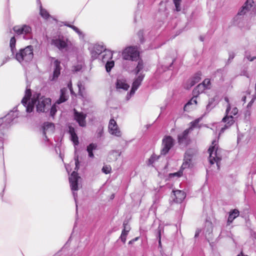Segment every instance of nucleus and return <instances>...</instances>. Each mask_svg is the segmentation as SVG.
<instances>
[{
	"mask_svg": "<svg viewBox=\"0 0 256 256\" xmlns=\"http://www.w3.org/2000/svg\"><path fill=\"white\" fill-rule=\"evenodd\" d=\"M32 96L31 90L28 86H26L25 94L22 100V104L26 108L27 112H32L35 104L38 102L36 108L38 112H46L51 106V99L50 98L42 96L40 98V94H34L31 100L28 104V101L30 100Z\"/></svg>",
	"mask_w": 256,
	"mask_h": 256,
	"instance_id": "obj_1",
	"label": "nucleus"
},
{
	"mask_svg": "<svg viewBox=\"0 0 256 256\" xmlns=\"http://www.w3.org/2000/svg\"><path fill=\"white\" fill-rule=\"evenodd\" d=\"M14 58L20 63L24 64L32 60L34 57L33 47L28 46L24 48H21L14 54Z\"/></svg>",
	"mask_w": 256,
	"mask_h": 256,
	"instance_id": "obj_2",
	"label": "nucleus"
},
{
	"mask_svg": "<svg viewBox=\"0 0 256 256\" xmlns=\"http://www.w3.org/2000/svg\"><path fill=\"white\" fill-rule=\"evenodd\" d=\"M208 152L210 154V163L213 164L214 162H216L218 166V162L222 160V156L220 154V150L218 148L216 140L212 141V146L208 148Z\"/></svg>",
	"mask_w": 256,
	"mask_h": 256,
	"instance_id": "obj_3",
	"label": "nucleus"
},
{
	"mask_svg": "<svg viewBox=\"0 0 256 256\" xmlns=\"http://www.w3.org/2000/svg\"><path fill=\"white\" fill-rule=\"evenodd\" d=\"M122 56L124 60L132 61H137L140 58L137 48L132 46L126 48L122 52Z\"/></svg>",
	"mask_w": 256,
	"mask_h": 256,
	"instance_id": "obj_4",
	"label": "nucleus"
},
{
	"mask_svg": "<svg viewBox=\"0 0 256 256\" xmlns=\"http://www.w3.org/2000/svg\"><path fill=\"white\" fill-rule=\"evenodd\" d=\"M80 178V176H78V173L75 171L73 172L69 177L70 186L72 191V194L76 204L78 194L76 192H74V191H76L78 190V180ZM77 204H76V207L77 208Z\"/></svg>",
	"mask_w": 256,
	"mask_h": 256,
	"instance_id": "obj_5",
	"label": "nucleus"
},
{
	"mask_svg": "<svg viewBox=\"0 0 256 256\" xmlns=\"http://www.w3.org/2000/svg\"><path fill=\"white\" fill-rule=\"evenodd\" d=\"M174 140L170 136H165L162 140L160 154L166 155L174 146Z\"/></svg>",
	"mask_w": 256,
	"mask_h": 256,
	"instance_id": "obj_6",
	"label": "nucleus"
},
{
	"mask_svg": "<svg viewBox=\"0 0 256 256\" xmlns=\"http://www.w3.org/2000/svg\"><path fill=\"white\" fill-rule=\"evenodd\" d=\"M13 30L18 35L24 34V39L32 38V28L28 25L16 26L14 27Z\"/></svg>",
	"mask_w": 256,
	"mask_h": 256,
	"instance_id": "obj_7",
	"label": "nucleus"
},
{
	"mask_svg": "<svg viewBox=\"0 0 256 256\" xmlns=\"http://www.w3.org/2000/svg\"><path fill=\"white\" fill-rule=\"evenodd\" d=\"M68 40L63 36H58L53 38L50 42V44L54 46L60 50L66 49L68 46Z\"/></svg>",
	"mask_w": 256,
	"mask_h": 256,
	"instance_id": "obj_8",
	"label": "nucleus"
},
{
	"mask_svg": "<svg viewBox=\"0 0 256 256\" xmlns=\"http://www.w3.org/2000/svg\"><path fill=\"white\" fill-rule=\"evenodd\" d=\"M136 76H137L135 78L132 83V89L130 93H128L126 96V98L128 100H129L130 98V97L134 94L136 91L140 86L142 81L143 80L144 78L145 74L142 72H141Z\"/></svg>",
	"mask_w": 256,
	"mask_h": 256,
	"instance_id": "obj_9",
	"label": "nucleus"
},
{
	"mask_svg": "<svg viewBox=\"0 0 256 256\" xmlns=\"http://www.w3.org/2000/svg\"><path fill=\"white\" fill-rule=\"evenodd\" d=\"M108 128L109 132L111 134L117 137H120L122 136V132L116 122L113 118L110 120Z\"/></svg>",
	"mask_w": 256,
	"mask_h": 256,
	"instance_id": "obj_10",
	"label": "nucleus"
},
{
	"mask_svg": "<svg viewBox=\"0 0 256 256\" xmlns=\"http://www.w3.org/2000/svg\"><path fill=\"white\" fill-rule=\"evenodd\" d=\"M193 157V154L191 150H188L186 152L182 164L181 166V169L184 170L185 168H189L192 166V159Z\"/></svg>",
	"mask_w": 256,
	"mask_h": 256,
	"instance_id": "obj_11",
	"label": "nucleus"
},
{
	"mask_svg": "<svg viewBox=\"0 0 256 256\" xmlns=\"http://www.w3.org/2000/svg\"><path fill=\"white\" fill-rule=\"evenodd\" d=\"M60 62L58 60H55L54 62V72L52 76H50V80L54 81L56 80L60 74L61 66Z\"/></svg>",
	"mask_w": 256,
	"mask_h": 256,
	"instance_id": "obj_12",
	"label": "nucleus"
},
{
	"mask_svg": "<svg viewBox=\"0 0 256 256\" xmlns=\"http://www.w3.org/2000/svg\"><path fill=\"white\" fill-rule=\"evenodd\" d=\"M18 114L16 108H14L13 110L10 111L4 118H0V125L4 122V119H5L6 124H10L15 118L18 116Z\"/></svg>",
	"mask_w": 256,
	"mask_h": 256,
	"instance_id": "obj_13",
	"label": "nucleus"
},
{
	"mask_svg": "<svg viewBox=\"0 0 256 256\" xmlns=\"http://www.w3.org/2000/svg\"><path fill=\"white\" fill-rule=\"evenodd\" d=\"M222 122L226 123V124L220 129V134L223 133L226 129L228 128L234 124L235 120L232 115H229V114L226 113V116L222 118Z\"/></svg>",
	"mask_w": 256,
	"mask_h": 256,
	"instance_id": "obj_14",
	"label": "nucleus"
},
{
	"mask_svg": "<svg viewBox=\"0 0 256 256\" xmlns=\"http://www.w3.org/2000/svg\"><path fill=\"white\" fill-rule=\"evenodd\" d=\"M106 50V49L102 45H94L90 50L92 59H96L100 54L102 52H104Z\"/></svg>",
	"mask_w": 256,
	"mask_h": 256,
	"instance_id": "obj_15",
	"label": "nucleus"
},
{
	"mask_svg": "<svg viewBox=\"0 0 256 256\" xmlns=\"http://www.w3.org/2000/svg\"><path fill=\"white\" fill-rule=\"evenodd\" d=\"M74 120L78 123L80 126L84 127L86 126V115L82 112H79L74 110Z\"/></svg>",
	"mask_w": 256,
	"mask_h": 256,
	"instance_id": "obj_16",
	"label": "nucleus"
},
{
	"mask_svg": "<svg viewBox=\"0 0 256 256\" xmlns=\"http://www.w3.org/2000/svg\"><path fill=\"white\" fill-rule=\"evenodd\" d=\"M54 125L51 122H45L43 126V134L44 136L45 140H48L47 134H52L54 132Z\"/></svg>",
	"mask_w": 256,
	"mask_h": 256,
	"instance_id": "obj_17",
	"label": "nucleus"
},
{
	"mask_svg": "<svg viewBox=\"0 0 256 256\" xmlns=\"http://www.w3.org/2000/svg\"><path fill=\"white\" fill-rule=\"evenodd\" d=\"M190 130H192V128L186 129L182 134L178 135V138L179 144H187L188 140V135Z\"/></svg>",
	"mask_w": 256,
	"mask_h": 256,
	"instance_id": "obj_18",
	"label": "nucleus"
},
{
	"mask_svg": "<svg viewBox=\"0 0 256 256\" xmlns=\"http://www.w3.org/2000/svg\"><path fill=\"white\" fill-rule=\"evenodd\" d=\"M130 86L126 83V80L124 79H118L116 82V88L117 90H127Z\"/></svg>",
	"mask_w": 256,
	"mask_h": 256,
	"instance_id": "obj_19",
	"label": "nucleus"
},
{
	"mask_svg": "<svg viewBox=\"0 0 256 256\" xmlns=\"http://www.w3.org/2000/svg\"><path fill=\"white\" fill-rule=\"evenodd\" d=\"M252 0H247L244 6L242 7V10L238 12L239 15L244 14L250 10L252 7Z\"/></svg>",
	"mask_w": 256,
	"mask_h": 256,
	"instance_id": "obj_20",
	"label": "nucleus"
},
{
	"mask_svg": "<svg viewBox=\"0 0 256 256\" xmlns=\"http://www.w3.org/2000/svg\"><path fill=\"white\" fill-rule=\"evenodd\" d=\"M174 195L176 197V202H181L186 198L185 192L180 190L174 191Z\"/></svg>",
	"mask_w": 256,
	"mask_h": 256,
	"instance_id": "obj_21",
	"label": "nucleus"
},
{
	"mask_svg": "<svg viewBox=\"0 0 256 256\" xmlns=\"http://www.w3.org/2000/svg\"><path fill=\"white\" fill-rule=\"evenodd\" d=\"M239 214L240 212L236 209H234L232 211H230L229 213V216L228 219V224H230L233 222V220L239 216Z\"/></svg>",
	"mask_w": 256,
	"mask_h": 256,
	"instance_id": "obj_22",
	"label": "nucleus"
},
{
	"mask_svg": "<svg viewBox=\"0 0 256 256\" xmlns=\"http://www.w3.org/2000/svg\"><path fill=\"white\" fill-rule=\"evenodd\" d=\"M112 54L111 51L106 50L102 56V60L104 63L106 62L112 60Z\"/></svg>",
	"mask_w": 256,
	"mask_h": 256,
	"instance_id": "obj_23",
	"label": "nucleus"
},
{
	"mask_svg": "<svg viewBox=\"0 0 256 256\" xmlns=\"http://www.w3.org/2000/svg\"><path fill=\"white\" fill-rule=\"evenodd\" d=\"M205 90H206L204 86L202 84H198L192 91V94L194 96H198L200 94L202 93Z\"/></svg>",
	"mask_w": 256,
	"mask_h": 256,
	"instance_id": "obj_24",
	"label": "nucleus"
},
{
	"mask_svg": "<svg viewBox=\"0 0 256 256\" xmlns=\"http://www.w3.org/2000/svg\"><path fill=\"white\" fill-rule=\"evenodd\" d=\"M66 89L64 88L60 90V98L57 100L56 104H60L66 102L68 100V96H66Z\"/></svg>",
	"mask_w": 256,
	"mask_h": 256,
	"instance_id": "obj_25",
	"label": "nucleus"
},
{
	"mask_svg": "<svg viewBox=\"0 0 256 256\" xmlns=\"http://www.w3.org/2000/svg\"><path fill=\"white\" fill-rule=\"evenodd\" d=\"M97 148V144H90L87 146L86 150L88 154V156L93 158L94 157V155L93 154L92 151L93 150H96Z\"/></svg>",
	"mask_w": 256,
	"mask_h": 256,
	"instance_id": "obj_26",
	"label": "nucleus"
},
{
	"mask_svg": "<svg viewBox=\"0 0 256 256\" xmlns=\"http://www.w3.org/2000/svg\"><path fill=\"white\" fill-rule=\"evenodd\" d=\"M16 40L14 36H13L10 38V50H11L12 54L13 56L14 55L15 52H16Z\"/></svg>",
	"mask_w": 256,
	"mask_h": 256,
	"instance_id": "obj_27",
	"label": "nucleus"
},
{
	"mask_svg": "<svg viewBox=\"0 0 256 256\" xmlns=\"http://www.w3.org/2000/svg\"><path fill=\"white\" fill-rule=\"evenodd\" d=\"M138 60V63L134 70V72L136 75L141 73V70L144 68V63L142 60L139 58Z\"/></svg>",
	"mask_w": 256,
	"mask_h": 256,
	"instance_id": "obj_28",
	"label": "nucleus"
},
{
	"mask_svg": "<svg viewBox=\"0 0 256 256\" xmlns=\"http://www.w3.org/2000/svg\"><path fill=\"white\" fill-rule=\"evenodd\" d=\"M216 97L212 98L209 99L208 103L206 106V110H210L212 108H214L216 104L215 102Z\"/></svg>",
	"mask_w": 256,
	"mask_h": 256,
	"instance_id": "obj_29",
	"label": "nucleus"
},
{
	"mask_svg": "<svg viewBox=\"0 0 256 256\" xmlns=\"http://www.w3.org/2000/svg\"><path fill=\"white\" fill-rule=\"evenodd\" d=\"M198 96H193V97L186 104L184 108H187L190 105L197 104L196 98Z\"/></svg>",
	"mask_w": 256,
	"mask_h": 256,
	"instance_id": "obj_30",
	"label": "nucleus"
},
{
	"mask_svg": "<svg viewBox=\"0 0 256 256\" xmlns=\"http://www.w3.org/2000/svg\"><path fill=\"white\" fill-rule=\"evenodd\" d=\"M40 14L41 16L44 18H48L50 16V14L47 10L42 8V5L40 6Z\"/></svg>",
	"mask_w": 256,
	"mask_h": 256,
	"instance_id": "obj_31",
	"label": "nucleus"
},
{
	"mask_svg": "<svg viewBox=\"0 0 256 256\" xmlns=\"http://www.w3.org/2000/svg\"><path fill=\"white\" fill-rule=\"evenodd\" d=\"M106 69L107 72H110L114 66V62L110 60L106 62Z\"/></svg>",
	"mask_w": 256,
	"mask_h": 256,
	"instance_id": "obj_32",
	"label": "nucleus"
},
{
	"mask_svg": "<svg viewBox=\"0 0 256 256\" xmlns=\"http://www.w3.org/2000/svg\"><path fill=\"white\" fill-rule=\"evenodd\" d=\"M201 84L204 86V88L206 90H209V89L210 88L211 82H210V80L209 78H206L205 80H204Z\"/></svg>",
	"mask_w": 256,
	"mask_h": 256,
	"instance_id": "obj_33",
	"label": "nucleus"
},
{
	"mask_svg": "<svg viewBox=\"0 0 256 256\" xmlns=\"http://www.w3.org/2000/svg\"><path fill=\"white\" fill-rule=\"evenodd\" d=\"M224 100L227 103L226 113L229 114V112H230V110H231V106H230V103L229 99H228V97L226 96V97H224Z\"/></svg>",
	"mask_w": 256,
	"mask_h": 256,
	"instance_id": "obj_34",
	"label": "nucleus"
},
{
	"mask_svg": "<svg viewBox=\"0 0 256 256\" xmlns=\"http://www.w3.org/2000/svg\"><path fill=\"white\" fill-rule=\"evenodd\" d=\"M123 227L124 229L122 232H125V233L128 234L130 230V226L128 225V222L126 221H124L123 223Z\"/></svg>",
	"mask_w": 256,
	"mask_h": 256,
	"instance_id": "obj_35",
	"label": "nucleus"
},
{
	"mask_svg": "<svg viewBox=\"0 0 256 256\" xmlns=\"http://www.w3.org/2000/svg\"><path fill=\"white\" fill-rule=\"evenodd\" d=\"M111 170L112 168L110 166L106 165L103 166L102 172L106 174H108L110 173Z\"/></svg>",
	"mask_w": 256,
	"mask_h": 256,
	"instance_id": "obj_36",
	"label": "nucleus"
},
{
	"mask_svg": "<svg viewBox=\"0 0 256 256\" xmlns=\"http://www.w3.org/2000/svg\"><path fill=\"white\" fill-rule=\"evenodd\" d=\"M173 1L176 6V10L177 12H180L181 10L180 6L181 0H173Z\"/></svg>",
	"mask_w": 256,
	"mask_h": 256,
	"instance_id": "obj_37",
	"label": "nucleus"
},
{
	"mask_svg": "<svg viewBox=\"0 0 256 256\" xmlns=\"http://www.w3.org/2000/svg\"><path fill=\"white\" fill-rule=\"evenodd\" d=\"M71 140L74 143V145H78V137L76 134H73L70 135Z\"/></svg>",
	"mask_w": 256,
	"mask_h": 256,
	"instance_id": "obj_38",
	"label": "nucleus"
},
{
	"mask_svg": "<svg viewBox=\"0 0 256 256\" xmlns=\"http://www.w3.org/2000/svg\"><path fill=\"white\" fill-rule=\"evenodd\" d=\"M200 76V73H196L192 79L196 84L200 81L201 79Z\"/></svg>",
	"mask_w": 256,
	"mask_h": 256,
	"instance_id": "obj_39",
	"label": "nucleus"
},
{
	"mask_svg": "<svg viewBox=\"0 0 256 256\" xmlns=\"http://www.w3.org/2000/svg\"><path fill=\"white\" fill-rule=\"evenodd\" d=\"M50 116H54L57 111L56 104H54L50 108Z\"/></svg>",
	"mask_w": 256,
	"mask_h": 256,
	"instance_id": "obj_40",
	"label": "nucleus"
},
{
	"mask_svg": "<svg viewBox=\"0 0 256 256\" xmlns=\"http://www.w3.org/2000/svg\"><path fill=\"white\" fill-rule=\"evenodd\" d=\"M158 246H162V242H161V228L160 227L158 228Z\"/></svg>",
	"mask_w": 256,
	"mask_h": 256,
	"instance_id": "obj_41",
	"label": "nucleus"
},
{
	"mask_svg": "<svg viewBox=\"0 0 256 256\" xmlns=\"http://www.w3.org/2000/svg\"><path fill=\"white\" fill-rule=\"evenodd\" d=\"M200 118H197L190 122L191 126L190 128H192V130L193 128L196 126L198 122H200Z\"/></svg>",
	"mask_w": 256,
	"mask_h": 256,
	"instance_id": "obj_42",
	"label": "nucleus"
},
{
	"mask_svg": "<svg viewBox=\"0 0 256 256\" xmlns=\"http://www.w3.org/2000/svg\"><path fill=\"white\" fill-rule=\"evenodd\" d=\"M103 134V128L102 127L98 128L96 130V135L98 138H100L102 136Z\"/></svg>",
	"mask_w": 256,
	"mask_h": 256,
	"instance_id": "obj_43",
	"label": "nucleus"
},
{
	"mask_svg": "<svg viewBox=\"0 0 256 256\" xmlns=\"http://www.w3.org/2000/svg\"><path fill=\"white\" fill-rule=\"evenodd\" d=\"M74 159L75 160V164H76L75 170H77L79 168V161H78V156L75 155Z\"/></svg>",
	"mask_w": 256,
	"mask_h": 256,
	"instance_id": "obj_44",
	"label": "nucleus"
},
{
	"mask_svg": "<svg viewBox=\"0 0 256 256\" xmlns=\"http://www.w3.org/2000/svg\"><path fill=\"white\" fill-rule=\"evenodd\" d=\"M127 235L128 234L125 233V232H122L121 236H120V238L124 243L126 242Z\"/></svg>",
	"mask_w": 256,
	"mask_h": 256,
	"instance_id": "obj_45",
	"label": "nucleus"
},
{
	"mask_svg": "<svg viewBox=\"0 0 256 256\" xmlns=\"http://www.w3.org/2000/svg\"><path fill=\"white\" fill-rule=\"evenodd\" d=\"M173 176L180 177L182 175V169H180L178 172L170 174Z\"/></svg>",
	"mask_w": 256,
	"mask_h": 256,
	"instance_id": "obj_46",
	"label": "nucleus"
},
{
	"mask_svg": "<svg viewBox=\"0 0 256 256\" xmlns=\"http://www.w3.org/2000/svg\"><path fill=\"white\" fill-rule=\"evenodd\" d=\"M196 83L192 80L191 79L188 82L187 84L186 88L189 89L192 86H194Z\"/></svg>",
	"mask_w": 256,
	"mask_h": 256,
	"instance_id": "obj_47",
	"label": "nucleus"
},
{
	"mask_svg": "<svg viewBox=\"0 0 256 256\" xmlns=\"http://www.w3.org/2000/svg\"><path fill=\"white\" fill-rule=\"evenodd\" d=\"M238 113V109L237 108L234 107L232 109V110L231 111L230 114H229V115H232V116H236Z\"/></svg>",
	"mask_w": 256,
	"mask_h": 256,
	"instance_id": "obj_48",
	"label": "nucleus"
},
{
	"mask_svg": "<svg viewBox=\"0 0 256 256\" xmlns=\"http://www.w3.org/2000/svg\"><path fill=\"white\" fill-rule=\"evenodd\" d=\"M158 158H156V156L154 155H152L150 158H149V163L150 164H152L154 161L157 160Z\"/></svg>",
	"mask_w": 256,
	"mask_h": 256,
	"instance_id": "obj_49",
	"label": "nucleus"
},
{
	"mask_svg": "<svg viewBox=\"0 0 256 256\" xmlns=\"http://www.w3.org/2000/svg\"><path fill=\"white\" fill-rule=\"evenodd\" d=\"M143 34L144 32L142 30H140L138 33V35L140 38V41L142 42H143Z\"/></svg>",
	"mask_w": 256,
	"mask_h": 256,
	"instance_id": "obj_50",
	"label": "nucleus"
},
{
	"mask_svg": "<svg viewBox=\"0 0 256 256\" xmlns=\"http://www.w3.org/2000/svg\"><path fill=\"white\" fill-rule=\"evenodd\" d=\"M72 28L80 36L82 34V32L80 31V30L74 26H72Z\"/></svg>",
	"mask_w": 256,
	"mask_h": 256,
	"instance_id": "obj_51",
	"label": "nucleus"
},
{
	"mask_svg": "<svg viewBox=\"0 0 256 256\" xmlns=\"http://www.w3.org/2000/svg\"><path fill=\"white\" fill-rule=\"evenodd\" d=\"M235 54L233 52H231L229 53V58L228 59V62H231L232 60L234 58Z\"/></svg>",
	"mask_w": 256,
	"mask_h": 256,
	"instance_id": "obj_52",
	"label": "nucleus"
},
{
	"mask_svg": "<svg viewBox=\"0 0 256 256\" xmlns=\"http://www.w3.org/2000/svg\"><path fill=\"white\" fill-rule=\"evenodd\" d=\"M82 66L78 65V66H74V70L76 72H79L82 69Z\"/></svg>",
	"mask_w": 256,
	"mask_h": 256,
	"instance_id": "obj_53",
	"label": "nucleus"
},
{
	"mask_svg": "<svg viewBox=\"0 0 256 256\" xmlns=\"http://www.w3.org/2000/svg\"><path fill=\"white\" fill-rule=\"evenodd\" d=\"M70 134L71 135V134H76L75 132V130H74V128H72V126H69V131H68Z\"/></svg>",
	"mask_w": 256,
	"mask_h": 256,
	"instance_id": "obj_54",
	"label": "nucleus"
},
{
	"mask_svg": "<svg viewBox=\"0 0 256 256\" xmlns=\"http://www.w3.org/2000/svg\"><path fill=\"white\" fill-rule=\"evenodd\" d=\"M246 58L248 60L252 62L255 59H256V56L251 57L250 56H246Z\"/></svg>",
	"mask_w": 256,
	"mask_h": 256,
	"instance_id": "obj_55",
	"label": "nucleus"
},
{
	"mask_svg": "<svg viewBox=\"0 0 256 256\" xmlns=\"http://www.w3.org/2000/svg\"><path fill=\"white\" fill-rule=\"evenodd\" d=\"M111 153L114 154V153L116 154L118 156H120L121 154V152H119V150H114L112 151Z\"/></svg>",
	"mask_w": 256,
	"mask_h": 256,
	"instance_id": "obj_56",
	"label": "nucleus"
},
{
	"mask_svg": "<svg viewBox=\"0 0 256 256\" xmlns=\"http://www.w3.org/2000/svg\"><path fill=\"white\" fill-rule=\"evenodd\" d=\"M138 238L137 237V238H135L130 240L128 242L129 244H132L135 241L137 240H138Z\"/></svg>",
	"mask_w": 256,
	"mask_h": 256,
	"instance_id": "obj_57",
	"label": "nucleus"
},
{
	"mask_svg": "<svg viewBox=\"0 0 256 256\" xmlns=\"http://www.w3.org/2000/svg\"><path fill=\"white\" fill-rule=\"evenodd\" d=\"M68 87L70 88L71 93L72 94L73 92H72V84L71 82H70V84H68Z\"/></svg>",
	"mask_w": 256,
	"mask_h": 256,
	"instance_id": "obj_58",
	"label": "nucleus"
},
{
	"mask_svg": "<svg viewBox=\"0 0 256 256\" xmlns=\"http://www.w3.org/2000/svg\"><path fill=\"white\" fill-rule=\"evenodd\" d=\"M64 24L65 26H67L69 27V28H72V26H74L72 25V24H68L66 23V22H65L64 23Z\"/></svg>",
	"mask_w": 256,
	"mask_h": 256,
	"instance_id": "obj_59",
	"label": "nucleus"
},
{
	"mask_svg": "<svg viewBox=\"0 0 256 256\" xmlns=\"http://www.w3.org/2000/svg\"><path fill=\"white\" fill-rule=\"evenodd\" d=\"M224 231H222V232H220V236H220V237H222V238L224 237Z\"/></svg>",
	"mask_w": 256,
	"mask_h": 256,
	"instance_id": "obj_60",
	"label": "nucleus"
},
{
	"mask_svg": "<svg viewBox=\"0 0 256 256\" xmlns=\"http://www.w3.org/2000/svg\"><path fill=\"white\" fill-rule=\"evenodd\" d=\"M8 58H5V60H4V61H3V62H2V64H4L5 62H6L7 61H8Z\"/></svg>",
	"mask_w": 256,
	"mask_h": 256,
	"instance_id": "obj_61",
	"label": "nucleus"
},
{
	"mask_svg": "<svg viewBox=\"0 0 256 256\" xmlns=\"http://www.w3.org/2000/svg\"><path fill=\"white\" fill-rule=\"evenodd\" d=\"M232 234L230 232L228 234V236L230 237V238H231L232 239H233V238H232Z\"/></svg>",
	"mask_w": 256,
	"mask_h": 256,
	"instance_id": "obj_62",
	"label": "nucleus"
},
{
	"mask_svg": "<svg viewBox=\"0 0 256 256\" xmlns=\"http://www.w3.org/2000/svg\"><path fill=\"white\" fill-rule=\"evenodd\" d=\"M244 75L246 76L247 78H248V75L246 72H245L244 74Z\"/></svg>",
	"mask_w": 256,
	"mask_h": 256,
	"instance_id": "obj_63",
	"label": "nucleus"
},
{
	"mask_svg": "<svg viewBox=\"0 0 256 256\" xmlns=\"http://www.w3.org/2000/svg\"><path fill=\"white\" fill-rule=\"evenodd\" d=\"M198 232H196V234H195V236H198Z\"/></svg>",
	"mask_w": 256,
	"mask_h": 256,
	"instance_id": "obj_64",
	"label": "nucleus"
}]
</instances>
